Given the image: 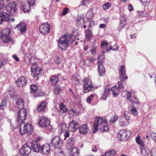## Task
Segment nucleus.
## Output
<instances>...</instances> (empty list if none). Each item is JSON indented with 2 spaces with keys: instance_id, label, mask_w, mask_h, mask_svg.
<instances>
[{
  "instance_id": "obj_60",
  "label": "nucleus",
  "mask_w": 156,
  "mask_h": 156,
  "mask_svg": "<svg viewBox=\"0 0 156 156\" xmlns=\"http://www.w3.org/2000/svg\"><path fill=\"white\" fill-rule=\"evenodd\" d=\"M128 91H124L122 93V95L123 97H125L127 95Z\"/></svg>"
},
{
  "instance_id": "obj_44",
  "label": "nucleus",
  "mask_w": 156,
  "mask_h": 156,
  "mask_svg": "<svg viewBox=\"0 0 156 156\" xmlns=\"http://www.w3.org/2000/svg\"><path fill=\"white\" fill-rule=\"evenodd\" d=\"M111 6V4L108 2L106 3L103 6V8L104 9H108Z\"/></svg>"
},
{
  "instance_id": "obj_39",
  "label": "nucleus",
  "mask_w": 156,
  "mask_h": 156,
  "mask_svg": "<svg viewBox=\"0 0 156 156\" xmlns=\"http://www.w3.org/2000/svg\"><path fill=\"white\" fill-rule=\"evenodd\" d=\"M61 110L63 112H66L68 111L66 106L62 104H61L59 106Z\"/></svg>"
},
{
  "instance_id": "obj_46",
  "label": "nucleus",
  "mask_w": 156,
  "mask_h": 156,
  "mask_svg": "<svg viewBox=\"0 0 156 156\" xmlns=\"http://www.w3.org/2000/svg\"><path fill=\"white\" fill-rule=\"evenodd\" d=\"M5 7V3L4 0H0V10L3 9Z\"/></svg>"
},
{
  "instance_id": "obj_33",
  "label": "nucleus",
  "mask_w": 156,
  "mask_h": 156,
  "mask_svg": "<svg viewBox=\"0 0 156 156\" xmlns=\"http://www.w3.org/2000/svg\"><path fill=\"white\" fill-rule=\"evenodd\" d=\"M10 33V31L9 29H5L3 30L2 32V36H9Z\"/></svg>"
},
{
  "instance_id": "obj_34",
  "label": "nucleus",
  "mask_w": 156,
  "mask_h": 156,
  "mask_svg": "<svg viewBox=\"0 0 156 156\" xmlns=\"http://www.w3.org/2000/svg\"><path fill=\"white\" fill-rule=\"evenodd\" d=\"M110 92V90L109 89H105V91L104 92L102 98V99L105 100L106 98L108 96Z\"/></svg>"
},
{
  "instance_id": "obj_41",
  "label": "nucleus",
  "mask_w": 156,
  "mask_h": 156,
  "mask_svg": "<svg viewBox=\"0 0 156 156\" xmlns=\"http://www.w3.org/2000/svg\"><path fill=\"white\" fill-rule=\"evenodd\" d=\"M131 113L133 114L134 115L136 116L138 115V112L136 109L134 107H132L130 111Z\"/></svg>"
},
{
  "instance_id": "obj_30",
  "label": "nucleus",
  "mask_w": 156,
  "mask_h": 156,
  "mask_svg": "<svg viewBox=\"0 0 156 156\" xmlns=\"http://www.w3.org/2000/svg\"><path fill=\"white\" fill-rule=\"evenodd\" d=\"M130 102L132 104H139V101L138 99L136 97L133 96L129 100Z\"/></svg>"
},
{
  "instance_id": "obj_57",
  "label": "nucleus",
  "mask_w": 156,
  "mask_h": 156,
  "mask_svg": "<svg viewBox=\"0 0 156 156\" xmlns=\"http://www.w3.org/2000/svg\"><path fill=\"white\" fill-rule=\"evenodd\" d=\"M127 99L129 100L132 97H133L132 96V93L130 92H128L127 94Z\"/></svg>"
},
{
  "instance_id": "obj_14",
  "label": "nucleus",
  "mask_w": 156,
  "mask_h": 156,
  "mask_svg": "<svg viewBox=\"0 0 156 156\" xmlns=\"http://www.w3.org/2000/svg\"><path fill=\"white\" fill-rule=\"evenodd\" d=\"M10 16L8 13L5 12H0V24L4 21H8L10 20Z\"/></svg>"
},
{
  "instance_id": "obj_4",
  "label": "nucleus",
  "mask_w": 156,
  "mask_h": 156,
  "mask_svg": "<svg viewBox=\"0 0 156 156\" xmlns=\"http://www.w3.org/2000/svg\"><path fill=\"white\" fill-rule=\"evenodd\" d=\"M119 70V79L120 80V81L118 82V87L119 89H122L124 87L122 84V83L123 82V79H127V76H126V71L125 66H121L120 67Z\"/></svg>"
},
{
  "instance_id": "obj_59",
  "label": "nucleus",
  "mask_w": 156,
  "mask_h": 156,
  "mask_svg": "<svg viewBox=\"0 0 156 156\" xmlns=\"http://www.w3.org/2000/svg\"><path fill=\"white\" fill-rule=\"evenodd\" d=\"M69 135V133L68 131H66V132L65 134H64L65 138L64 140L66 139V138L67 137H68Z\"/></svg>"
},
{
  "instance_id": "obj_36",
  "label": "nucleus",
  "mask_w": 156,
  "mask_h": 156,
  "mask_svg": "<svg viewBox=\"0 0 156 156\" xmlns=\"http://www.w3.org/2000/svg\"><path fill=\"white\" fill-rule=\"evenodd\" d=\"M94 13L93 11L92 10H89L86 15V17L88 19H91L93 17Z\"/></svg>"
},
{
  "instance_id": "obj_37",
  "label": "nucleus",
  "mask_w": 156,
  "mask_h": 156,
  "mask_svg": "<svg viewBox=\"0 0 156 156\" xmlns=\"http://www.w3.org/2000/svg\"><path fill=\"white\" fill-rule=\"evenodd\" d=\"M2 40L5 43H8L11 41V38L9 36H2Z\"/></svg>"
},
{
  "instance_id": "obj_6",
  "label": "nucleus",
  "mask_w": 156,
  "mask_h": 156,
  "mask_svg": "<svg viewBox=\"0 0 156 156\" xmlns=\"http://www.w3.org/2000/svg\"><path fill=\"white\" fill-rule=\"evenodd\" d=\"M131 135V133L129 130H122L119 131L118 137L120 138V140L125 141L128 140Z\"/></svg>"
},
{
  "instance_id": "obj_63",
  "label": "nucleus",
  "mask_w": 156,
  "mask_h": 156,
  "mask_svg": "<svg viewBox=\"0 0 156 156\" xmlns=\"http://www.w3.org/2000/svg\"><path fill=\"white\" fill-rule=\"evenodd\" d=\"M106 25L105 24H101L100 25L99 27L101 28H103L106 27Z\"/></svg>"
},
{
  "instance_id": "obj_13",
  "label": "nucleus",
  "mask_w": 156,
  "mask_h": 156,
  "mask_svg": "<svg viewBox=\"0 0 156 156\" xmlns=\"http://www.w3.org/2000/svg\"><path fill=\"white\" fill-rule=\"evenodd\" d=\"M50 25L48 23L42 24L40 27L39 30L41 33L43 34H48L50 30Z\"/></svg>"
},
{
  "instance_id": "obj_10",
  "label": "nucleus",
  "mask_w": 156,
  "mask_h": 156,
  "mask_svg": "<svg viewBox=\"0 0 156 156\" xmlns=\"http://www.w3.org/2000/svg\"><path fill=\"white\" fill-rule=\"evenodd\" d=\"M31 151L30 148L28 145L27 143H26L20 149V153L22 155H27L30 154Z\"/></svg>"
},
{
  "instance_id": "obj_29",
  "label": "nucleus",
  "mask_w": 156,
  "mask_h": 156,
  "mask_svg": "<svg viewBox=\"0 0 156 156\" xmlns=\"http://www.w3.org/2000/svg\"><path fill=\"white\" fill-rule=\"evenodd\" d=\"M111 91L114 96L116 97L118 95L119 90L116 87L114 86L111 88Z\"/></svg>"
},
{
  "instance_id": "obj_38",
  "label": "nucleus",
  "mask_w": 156,
  "mask_h": 156,
  "mask_svg": "<svg viewBox=\"0 0 156 156\" xmlns=\"http://www.w3.org/2000/svg\"><path fill=\"white\" fill-rule=\"evenodd\" d=\"M7 104L5 99H3L2 101V104L0 105V109H4L6 108Z\"/></svg>"
},
{
  "instance_id": "obj_55",
  "label": "nucleus",
  "mask_w": 156,
  "mask_h": 156,
  "mask_svg": "<svg viewBox=\"0 0 156 156\" xmlns=\"http://www.w3.org/2000/svg\"><path fill=\"white\" fill-rule=\"evenodd\" d=\"M21 9L24 12H27L29 10V9H26L24 6H21Z\"/></svg>"
},
{
  "instance_id": "obj_27",
  "label": "nucleus",
  "mask_w": 156,
  "mask_h": 156,
  "mask_svg": "<svg viewBox=\"0 0 156 156\" xmlns=\"http://www.w3.org/2000/svg\"><path fill=\"white\" fill-rule=\"evenodd\" d=\"M141 149L140 154L142 156H146L148 155V149L144 148V146H142L140 147Z\"/></svg>"
},
{
  "instance_id": "obj_9",
  "label": "nucleus",
  "mask_w": 156,
  "mask_h": 156,
  "mask_svg": "<svg viewBox=\"0 0 156 156\" xmlns=\"http://www.w3.org/2000/svg\"><path fill=\"white\" fill-rule=\"evenodd\" d=\"M51 144L55 147H61L62 146V140L58 136H56L52 140Z\"/></svg>"
},
{
  "instance_id": "obj_12",
  "label": "nucleus",
  "mask_w": 156,
  "mask_h": 156,
  "mask_svg": "<svg viewBox=\"0 0 156 156\" xmlns=\"http://www.w3.org/2000/svg\"><path fill=\"white\" fill-rule=\"evenodd\" d=\"M32 75L33 77H37L41 73V70L36 63L33 64L31 69Z\"/></svg>"
},
{
  "instance_id": "obj_25",
  "label": "nucleus",
  "mask_w": 156,
  "mask_h": 156,
  "mask_svg": "<svg viewBox=\"0 0 156 156\" xmlns=\"http://www.w3.org/2000/svg\"><path fill=\"white\" fill-rule=\"evenodd\" d=\"M120 25L118 27L119 31H120L121 29L123 28L126 24V19L123 17H121L120 18Z\"/></svg>"
},
{
  "instance_id": "obj_7",
  "label": "nucleus",
  "mask_w": 156,
  "mask_h": 156,
  "mask_svg": "<svg viewBox=\"0 0 156 156\" xmlns=\"http://www.w3.org/2000/svg\"><path fill=\"white\" fill-rule=\"evenodd\" d=\"M83 84L84 93L90 91H92L94 89V87L92 86L90 79L86 78L84 79Z\"/></svg>"
},
{
  "instance_id": "obj_40",
  "label": "nucleus",
  "mask_w": 156,
  "mask_h": 156,
  "mask_svg": "<svg viewBox=\"0 0 156 156\" xmlns=\"http://www.w3.org/2000/svg\"><path fill=\"white\" fill-rule=\"evenodd\" d=\"M123 119L126 120V122L123 123V125H128L129 123V116L126 115L124 114V117H122Z\"/></svg>"
},
{
  "instance_id": "obj_51",
  "label": "nucleus",
  "mask_w": 156,
  "mask_h": 156,
  "mask_svg": "<svg viewBox=\"0 0 156 156\" xmlns=\"http://www.w3.org/2000/svg\"><path fill=\"white\" fill-rule=\"evenodd\" d=\"M60 89L59 87H57L55 89L54 92L56 94H58L60 91Z\"/></svg>"
},
{
  "instance_id": "obj_15",
  "label": "nucleus",
  "mask_w": 156,
  "mask_h": 156,
  "mask_svg": "<svg viewBox=\"0 0 156 156\" xmlns=\"http://www.w3.org/2000/svg\"><path fill=\"white\" fill-rule=\"evenodd\" d=\"M13 99L16 101L15 103L16 105L17 108L21 109L23 108L24 102L22 98H19L17 96L14 95L13 96Z\"/></svg>"
},
{
  "instance_id": "obj_17",
  "label": "nucleus",
  "mask_w": 156,
  "mask_h": 156,
  "mask_svg": "<svg viewBox=\"0 0 156 156\" xmlns=\"http://www.w3.org/2000/svg\"><path fill=\"white\" fill-rule=\"evenodd\" d=\"M50 150V145L49 144H46L41 147L40 151L42 154L48 155L49 153Z\"/></svg>"
},
{
  "instance_id": "obj_64",
  "label": "nucleus",
  "mask_w": 156,
  "mask_h": 156,
  "mask_svg": "<svg viewBox=\"0 0 156 156\" xmlns=\"http://www.w3.org/2000/svg\"><path fill=\"white\" fill-rule=\"evenodd\" d=\"M44 94V92H41V91H39L38 93V96H41Z\"/></svg>"
},
{
  "instance_id": "obj_47",
  "label": "nucleus",
  "mask_w": 156,
  "mask_h": 156,
  "mask_svg": "<svg viewBox=\"0 0 156 156\" xmlns=\"http://www.w3.org/2000/svg\"><path fill=\"white\" fill-rule=\"evenodd\" d=\"M94 96L93 94H91L88 97L87 99V101L88 103H90Z\"/></svg>"
},
{
  "instance_id": "obj_48",
  "label": "nucleus",
  "mask_w": 156,
  "mask_h": 156,
  "mask_svg": "<svg viewBox=\"0 0 156 156\" xmlns=\"http://www.w3.org/2000/svg\"><path fill=\"white\" fill-rule=\"evenodd\" d=\"M95 60V59L93 57H92L86 60V61L89 62V65H90L91 63H93Z\"/></svg>"
},
{
  "instance_id": "obj_2",
  "label": "nucleus",
  "mask_w": 156,
  "mask_h": 156,
  "mask_svg": "<svg viewBox=\"0 0 156 156\" xmlns=\"http://www.w3.org/2000/svg\"><path fill=\"white\" fill-rule=\"evenodd\" d=\"M72 36L67 35L61 37L58 40V46L62 50H65L68 47V42L72 43L70 41L71 40Z\"/></svg>"
},
{
  "instance_id": "obj_19",
  "label": "nucleus",
  "mask_w": 156,
  "mask_h": 156,
  "mask_svg": "<svg viewBox=\"0 0 156 156\" xmlns=\"http://www.w3.org/2000/svg\"><path fill=\"white\" fill-rule=\"evenodd\" d=\"M31 147L33 151L38 152L40 150V145L35 141H33L31 143Z\"/></svg>"
},
{
  "instance_id": "obj_18",
  "label": "nucleus",
  "mask_w": 156,
  "mask_h": 156,
  "mask_svg": "<svg viewBox=\"0 0 156 156\" xmlns=\"http://www.w3.org/2000/svg\"><path fill=\"white\" fill-rule=\"evenodd\" d=\"M16 82L17 86L19 87H23L27 84V81L24 76H22L18 79Z\"/></svg>"
},
{
  "instance_id": "obj_56",
  "label": "nucleus",
  "mask_w": 156,
  "mask_h": 156,
  "mask_svg": "<svg viewBox=\"0 0 156 156\" xmlns=\"http://www.w3.org/2000/svg\"><path fill=\"white\" fill-rule=\"evenodd\" d=\"M108 45V43L106 41H103L101 42V46L102 47L103 46H106Z\"/></svg>"
},
{
  "instance_id": "obj_35",
  "label": "nucleus",
  "mask_w": 156,
  "mask_h": 156,
  "mask_svg": "<svg viewBox=\"0 0 156 156\" xmlns=\"http://www.w3.org/2000/svg\"><path fill=\"white\" fill-rule=\"evenodd\" d=\"M31 93H34L36 92L37 90V86L35 84L31 85L30 86Z\"/></svg>"
},
{
  "instance_id": "obj_22",
  "label": "nucleus",
  "mask_w": 156,
  "mask_h": 156,
  "mask_svg": "<svg viewBox=\"0 0 156 156\" xmlns=\"http://www.w3.org/2000/svg\"><path fill=\"white\" fill-rule=\"evenodd\" d=\"M47 105V104L46 101L42 102L38 106L37 109V111L38 112L44 111L46 108Z\"/></svg>"
},
{
  "instance_id": "obj_28",
  "label": "nucleus",
  "mask_w": 156,
  "mask_h": 156,
  "mask_svg": "<svg viewBox=\"0 0 156 156\" xmlns=\"http://www.w3.org/2000/svg\"><path fill=\"white\" fill-rule=\"evenodd\" d=\"M75 143V140L72 137L69 138L66 143L67 146H69L70 147L73 146Z\"/></svg>"
},
{
  "instance_id": "obj_45",
  "label": "nucleus",
  "mask_w": 156,
  "mask_h": 156,
  "mask_svg": "<svg viewBox=\"0 0 156 156\" xmlns=\"http://www.w3.org/2000/svg\"><path fill=\"white\" fill-rule=\"evenodd\" d=\"M150 136L153 140L156 143V133H151Z\"/></svg>"
},
{
  "instance_id": "obj_21",
  "label": "nucleus",
  "mask_w": 156,
  "mask_h": 156,
  "mask_svg": "<svg viewBox=\"0 0 156 156\" xmlns=\"http://www.w3.org/2000/svg\"><path fill=\"white\" fill-rule=\"evenodd\" d=\"M79 152L78 149L74 147L71 148L69 154V156H79Z\"/></svg>"
},
{
  "instance_id": "obj_26",
  "label": "nucleus",
  "mask_w": 156,
  "mask_h": 156,
  "mask_svg": "<svg viewBox=\"0 0 156 156\" xmlns=\"http://www.w3.org/2000/svg\"><path fill=\"white\" fill-rule=\"evenodd\" d=\"M116 154V151L115 150H109L108 151L105 152L102 155H104L105 156H114Z\"/></svg>"
},
{
  "instance_id": "obj_43",
  "label": "nucleus",
  "mask_w": 156,
  "mask_h": 156,
  "mask_svg": "<svg viewBox=\"0 0 156 156\" xmlns=\"http://www.w3.org/2000/svg\"><path fill=\"white\" fill-rule=\"evenodd\" d=\"M35 0H28L27 3L29 7L31 6H33L35 4Z\"/></svg>"
},
{
  "instance_id": "obj_53",
  "label": "nucleus",
  "mask_w": 156,
  "mask_h": 156,
  "mask_svg": "<svg viewBox=\"0 0 156 156\" xmlns=\"http://www.w3.org/2000/svg\"><path fill=\"white\" fill-rule=\"evenodd\" d=\"M68 11V9L66 7L65 8L63 9V12L62 13V15H65L67 13Z\"/></svg>"
},
{
  "instance_id": "obj_8",
  "label": "nucleus",
  "mask_w": 156,
  "mask_h": 156,
  "mask_svg": "<svg viewBox=\"0 0 156 156\" xmlns=\"http://www.w3.org/2000/svg\"><path fill=\"white\" fill-rule=\"evenodd\" d=\"M16 6V3L15 2L9 3L5 8L8 13L12 15H15L17 12Z\"/></svg>"
},
{
  "instance_id": "obj_49",
  "label": "nucleus",
  "mask_w": 156,
  "mask_h": 156,
  "mask_svg": "<svg viewBox=\"0 0 156 156\" xmlns=\"http://www.w3.org/2000/svg\"><path fill=\"white\" fill-rule=\"evenodd\" d=\"M151 156H156V147H155L151 150Z\"/></svg>"
},
{
  "instance_id": "obj_5",
  "label": "nucleus",
  "mask_w": 156,
  "mask_h": 156,
  "mask_svg": "<svg viewBox=\"0 0 156 156\" xmlns=\"http://www.w3.org/2000/svg\"><path fill=\"white\" fill-rule=\"evenodd\" d=\"M40 126L42 127H46L50 129H52V126L50 125V121L48 118L43 116L40 117L39 121Z\"/></svg>"
},
{
  "instance_id": "obj_62",
  "label": "nucleus",
  "mask_w": 156,
  "mask_h": 156,
  "mask_svg": "<svg viewBox=\"0 0 156 156\" xmlns=\"http://www.w3.org/2000/svg\"><path fill=\"white\" fill-rule=\"evenodd\" d=\"M98 149V147L96 146H94V148H93L92 150V151L93 152H96Z\"/></svg>"
},
{
  "instance_id": "obj_11",
  "label": "nucleus",
  "mask_w": 156,
  "mask_h": 156,
  "mask_svg": "<svg viewBox=\"0 0 156 156\" xmlns=\"http://www.w3.org/2000/svg\"><path fill=\"white\" fill-rule=\"evenodd\" d=\"M101 120V123H106L107 119L105 118H103L101 117L96 118L94 125V130L93 132L95 133L97 132L98 128V126L99 125L100 121Z\"/></svg>"
},
{
  "instance_id": "obj_52",
  "label": "nucleus",
  "mask_w": 156,
  "mask_h": 156,
  "mask_svg": "<svg viewBox=\"0 0 156 156\" xmlns=\"http://www.w3.org/2000/svg\"><path fill=\"white\" fill-rule=\"evenodd\" d=\"M141 2L143 3V5H145L147 4H148L150 1V0H140Z\"/></svg>"
},
{
  "instance_id": "obj_16",
  "label": "nucleus",
  "mask_w": 156,
  "mask_h": 156,
  "mask_svg": "<svg viewBox=\"0 0 156 156\" xmlns=\"http://www.w3.org/2000/svg\"><path fill=\"white\" fill-rule=\"evenodd\" d=\"M79 127V125L77 122L73 120L69 123L68 129L69 131L72 132L76 131Z\"/></svg>"
},
{
  "instance_id": "obj_32",
  "label": "nucleus",
  "mask_w": 156,
  "mask_h": 156,
  "mask_svg": "<svg viewBox=\"0 0 156 156\" xmlns=\"http://www.w3.org/2000/svg\"><path fill=\"white\" fill-rule=\"evenodd\" d=\"M59 131L61 130V132L66 130L67 128L66 125L63 123H62L59 125Z\"/></svg>"
},
{
  "instance_id": "obj_24",
  "label": "nucleus",
  "mask_w": 156,
  "mask_h": 156,
  "mask_svg": "<svg viewBox=\"0 0 156 156\" xmlns=\"http://www.w3.org/2000/svg\"><path fill=\"white\" fill-rule=\"evenodd\" d=\"M17 27L18 30L22 33H23L26 30V25L23 23H21L18 24Z\"/></svg>"
},
{
  "instance_id": "obj_58",
  "label": "nucleus",
  "mask_w": 156,
  "mask_h": 156,
  "mask_svg": "<svg viewBox=\"0 0 156 156\" xmlns=\"http://www.w3.org/2000/svg\"><path fill=\"white\" fill-rule=\"evenodd\" d=\"M90 51L93 55H95L96 53V48H93Z\"/></svg>"
},
{
  "instance_id": "obj_42",
  "label": "nucleus",
  "mask_w": 156,
  "mask_h": 156,
  "mask_svg": "<svg viewBox=\"0 0 156 156\" xmlns=\"http://www.w3.org/2000/svg\"><path fill=\"white\" fill-rule=\"evenodd\" d=\"M118 116L117 115H114L112 116L110 121V122L112 123H114L117 120Z\"/></svg>"
},
{
  "instance_id": "obj_23",
  "label": "nucleus",
  "mask_w": 156,
  "mask_h": 156,
  "mask_svg": "<svg viewBox=\"0 0 156 156\" xmlns=\"http://www.w3.org/2000/svg\"><path fill=\"white\" fill-rule=\"evenodd\" d=\"M50 81L52 85H55L58 82V77L55 75L52 76L50 77Z\"/></svg>"
},
{
  "instance_id": "obj_50",
  "label": "nucleus",
  "mask_w": 156,
  "mask_h": 156,
  "mask_svg": "<svg viewBox=\"0 0 156 156\" xmlns=\"http://www.w3.org/2000/svg\"><path fill=\"white\" fill-rule=\"evenodd\" d=\"M136 141L137 143H138L140 145H141V146H144V145L143 144L142 141L139 138L136 137Z\"/></svg>"
},
{
  "instance_id": "obj_1",
  "label": "nucleus",
  "mask_w": 156,
  "mask_h": 156,
  "mask_svg": "<svg viewBox=\"0 0 156 156\" xmlns=\"http://www.w3.org/2000/svg\"><path fill=\"white\" fill-rule=\"evenodd\" d=\"M27 115V111L24 109H20L17 114V121L21 123L20 126V133L23 135L27 133H31L33 128L31 124H24L23 121L26 119Z\"/></svg>"
},
{
  "instance_id": "obj_54",
  "label": "nucleus",
  "mask_w": 156,
  "mask_h": 156,
  "mask_svg": "<svg viewBox=\"0 0 156 156\" xmlns=\"http://www.w3.org/2000/svg\"><path fill=\"white\" fill-rule=\"evenodd\" d=\"M60 60L58 57H56L55 59V62L57 64H59L60 62Z\"/></svg>"
},
{
  "instance_id": "obj_3",
  "label": "nucleus",
  "mask_w": 156,
  "mask_h": 156,
  "mask_svg": "<svg viewBox=\"0 0 156 156\" xmlns=\"http://www.w3.org/2000/svg\"><path fill=\"white\" fill-rule=\"evenodd\" d=\"M105 58L104 52L101 51L98 58V72L100 76H103L105 74V68L102 61Z\"/></svg>"
},
{
  "instance_id": "obj_61",
  "label": "nucleus",
  "mask_w": 156,
  "mask_h": 156,
  "mask_svg": "<svg viewBox=\"0 0 156 156\" xmlns=\"http://www.w3.org/2000/svg\"><path fill=\"white\" fill-rule=\"evenodd\" d=\"M109 128L107 125L104 126L103 127V130L104 131H107L108 130Z\"/></svg>"
},
{
  "instance_id": "obj_20",
  "label": "nucleus",
  "mask_w": 156,
  "mask_h": 156,
  "mask_svg": "<svg viewBox=\"0 0 156 156\" xmlns=\"http://www.w3.org/2000/svg\"><path fill=\"white\" fill-rule=\"evenodd\" d=\"M79 130L80 133L84 135L87 133L89 129L87 125L83 124L80 127Z\"/></svg>"
},
{
  "instance_id": "obj_31",
  "label": "nucleus",
  "mask_w": 156,
  "mask_h": 156,
  "mask_svg": "<svg viewBox=\"0 0 156 156\" xmlns=\"http://www.w3.org/2000/svg\"><path fill=\"white\" fill-rule=\"evenodd\" d=\"M92 35L91 31L90 30H87L86 33L85 37L86 39L90 40Z\"/></svg>"
}]
</instances>
